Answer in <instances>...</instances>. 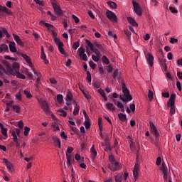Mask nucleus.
<instances>
[{"instance_id":"obj_1","label":"nucleus","mask_w":182,"mask_h":182,"mask_svg":"<svg viewBox=\"0 0 182 182\" xmlns=\"http://www.w3.org/2000/svg\"><path fill=\"white\" fill-rule=\"evenodd\" d=\"M2 63L5 65L8 73H9L10 75H12L13 76H16V77H18V79H26L25 75L21 74V73H19V71L14 72V69H12V65H11V63L6 61V60H4L2 61Z\"/></svg>"},{"instance_id":"obj_2","label":"nucleus","mask_w":182,"mask_h":182,"mask_svg":"<svg viewBox=\"0 0 182 182\" xmlns=\"http://www.w3.org/2000/svg\"><path fill=\"white\" fill-rule=\"evenodd\" d=\"M122 86L124 95H121L119 96L120 100H122V102H130L133 100V97L130 95V91H129V90L126 87V84H124V82H122Z\"/></svg>"},{"instance_id":"obj_3","label":"nucleus","mask_w":182,"mask_h":182,"mask_svg":"<svg viewBox=\"0 0 182 182\" xmlns=\"http://www.w3.org/2000/svg\"><path fill=\"white\" fill-rule=\"evenodd\" d=\"M108 168L111 171H117L119 170H121L122 166H120V164L119 162H113L108 165Z\"/></svg>"},{"instance_id":"obj_4","label":"nucleus","mask_w":182,"mask_h":182,"mask_svg":"<svg viewBox=\"0 0 182 182\" xmlns=\"http://www.w3.org/2000/svg\"><path fill=\"white\" fill-rule=\"evenodd\" d=\"M9 73H8V70H4V71H1L0 73V77L3 79L4 83H10L9 80H8L9 77H10Z\"/></svg>"},{"instance_id":"obj_5","label":"nucleus","mask_w":182,"mask_h":182,"mask_svg":"<svg viewBox=\"0 0 182 182\" xmlns=\"http://www.w3.org/2000/svg\"><path fill=\"white\" fill-rule=\"evenodd\" d=\"M132 5L134 6V11H135V14H136V15H138V16H141V15H142L141 9L140 8L139 3H137L136 1L133 0Z\"/></svg>"},{"instance_id":"obj_6","label":"nucleus","mask_w":182,"mask_h":182,"mask_svg":"<svg viewBox=\"0 0 182 182\" xmlns=\"http://www.w3.org/2000/svg\"><path fill=\"white\" fill-rule=\"evenodd\" d=\"M149 124L151 132H152L153 134L155 136L156 139H157L159 136H160V134L159 133V129H157V127H155L154 124L152 122H150Z\"/></svg>"},{"instance_id":"obj_7","label":"nucleus","mask_w":182,"mask_h":182,"mask_svg":"<svg viewBox=\"0 0 182 182\" xmlns=\"http://www.w3.org/2000/svg\"><path fill=\"white\" fill-rule=\"evenodd\" d=\"M79 56L80 58L82 59V60H85V62H87V55L85 53L86 52V50L83 47H80L79 49Z\"/></svg>"},{"instance_id":"obj_8","label":"nucleus","mask_w":182,"mask_h":182,"mask_svg":"<svg viewBox=\"0 0 182 182\" xmlns=\"http://www.w3.org/2000/svg\"><path fill=\"white\" fill-rule=\"evenodd\" d=\"M146 59L150 68H153V65H154V56H153L150 53H147L146 55Z\"/></svg>"},{"instance_id":"obj_9","label":"nucleus","mask_w":182,"mask_h":182,"mask_svg":"<svg viewBox=\"0 0 182 182\" xmlns=\"http://www.w3.org/2000/svg\"><path fill=\"white\" fill-rule=\"evenodd\" d=\"M53 8L58 16H60L61 15H63V11L60 9V7L56 4V3H53Z\"/></svg>"},{"instance_id":"obj_10","label":"nucleus","mask_w":182,"mask_h":182,"mask_svg":"<svg viewBox=\"0 0 182 182\" xmlns=\"http://www.w3.org/2000/svg\"><path fill=\"white\" fill-rule=\"evenodd\" d=\"M106 15H107V18H108V19L115 21V22L117 21V16H116V14L114 13H113V11H110L107 10L106 11Z\"/></svg>"},{"instance_id":"obj_11","label":"nucleus","mask_w":182,"mask_h":182,"mask_svg":"<svg viewBox=\"0 0 182 182\" xmlns=\"http://www.w3.org/2000/svg\"><path fill=\"white\" fill-rule=\"evenodd\" d=\"M139 165L138 164H136L134 167L133 170V176L134 177V181H137L139 179Z\"/></svg>"},{"instance_id":"obj_12","label":"nucleus","mask_w":182,"mask_h":182,"mask_svg":"<svg viewBox=\"0 0 182 182\" xmlns=\"http://www.w3.org/2000/svg\"><path fill=\"white\" fill-rule=\"evenodd\" d=\"M65 155H66L67 161H68L67 165L68 166V167H72V164L75 163V158L69 154H65Z\"/></svg>"},{"instance_id":"obj_13","label":"nucleus","mask_w":182,"mask_h":182,"mask_svg":"<svg viewBox=\"0 0 182 182\" xmlns=\"http://www.w3.org/2000/svg\"><path fill=\"white\" fill-rule=\"evenodd\" d=\"M4 163H5L9 171H10L11 173H12L14 171V165L12 164V163H11L9 161H8V159H3Z\"/></svg>"},{"instance_id":"obj_14","label":"nucleus","mask_w":182,"mask_h":182,"mask_svg":"<svg viewBox=\"0 0 182 182\" xmlns=\"http://www.w3.org/2000/svg\"><path fill=\"white\" fill-rule=\"evenodd\" d=\"M13 37L14 41H16V43L19 45V46H25V44L22 42V40L21 39V37H19V36L14 33Z\"/></svg>"},{"instance_id":"obj_15","label":"nucleus","mask_w":182,"mask_h":182,"mask_svg":"<svg viewBox=\"0 0 182 182\" xmlns=\"http://www.w3.org/2000/svg\"><path fill=\"white\" fill-rule=\"evenodd\" d=\"M9 48L10 49V52H12V53H16L17 49H16V43L14 41H10Z\"/></svg>"},{"instance_id":"obj_16","label":"nucleus","mask_w":182,"mask_h":182,"mask_svg":"<svg viewBox=\"0 0 182 182\" xmlns=\"http://www.w3.org/2000/svg\"><path fill=\"white\" fill-rule=\"evenodd\" d=\"M52 139L54 141L55 147L58 146L59 149H60V139L56 136H53Z\"/></svg>"},{"instance_id":"obj_17","label":"nucleus","mask_w":182,"mask_h":182,"mask_svg":"<svg viewBox=\"0 0 182 182\" xmlns=\"http://www.w3.org/2000/svg\"><path fill=\"white\" fill-rule=\"evenodd\" d=\"M41 107L46 114H50V111L49 110V105H48V103L43 102Z\"/></svg>"},{"instance_id":"obj_18","label":"nucleus","mask_w":182,"mask_h":182,"mask_svg":"<svg viewBox=\"0 0 182 182\" xmlns=\"http://www.w3.org/2000/svg\"><path fill=\"white\" fill-rule=\"evenodd\" d=\"M0 14H7L8 15H11V11H9L6 6L0 5Z\"/></svg>"},{"instance_id":"obj_19","label":"nucleus","mask_w":182,"mask_h":182,"mask_svg":"<svg viewBox=\"0 0 182 182\" xmlns=\"http://www.w3.org/2000/svg\"><path fill=\"white\" fill-rule=\"evenodd\" d=\"M127 20L129 23H130V25H132V26H139V24L137 23V22H136V20H134V18L132 17H127Z\"/></svg>"},{"instance_id":"obj_20","label":"nucleus","mask_w":182,"mask_h":182,"mask_svg":"<svg viewBox=\"0 0 182 182\" xmlns=\"http://www.w3.org/2000/svg\"><path fill=\"white\" fill-rule=\"evenodd\" d=\"M2 52H9V49L8 48V45L3 43L0 45V53Z\"/></svg>"},{"instance_id":"obj_21","label":"nucleus","mask_w":182,"mask_h":182,"mask_svg":"<svg viewBox=\"0 0 182 182\" xmlns=\"http://www.w3.org/2000/svg\"><path fill=\"white\" fill-rule=\"evenodd\" d=\"M11 136H13V140L14 143L16 144V148L19 147L21 146V144L18 142V136L15 134V132H11Z\"/></svg>"},{"instance_id":"obj_22","label":"nucleus","mask_w":182,"mask_h":182,"mask_svg":"<svg viewBox=\"0 0 182 182\" xmlns=\"http://www.w3.org/2000/svg\"><path fill=\"white\" fill-rule=\"evenodd\" d=\"M53 38L57 46H59L60 43H63V42L60 41V40L58 38V37L56 36V33L55 32H53Z\"/></svg>"},{"instance_id":"obj_23","label":"nucleus","mask_w":182,"mask_h":182,"mask_svg":"<svg viewBox=\"0 0 182 182\" xmlns=\"http://www.w3.org/2000/svg\"><path fill=\"white\" fill-rule=\"evenodd\" d=\"M65 100L66 102H72V100H73V95H72V92L69 90L66 95Z\"/></svg>"},{"instance_id":"obj_24","label":"nucleus","mask_w":182,"mask_h":182,"mask_svg":"<svg viewBox=\"0 0 182 182\" xmlns=\"http://www.w3.org/2000/svg\"><path fill=\"white\" fill-rule=\"evenodd\" d=\"M91 156L92 159H96V156H97V151H96V149H95V145H92L90 149Z\"/></svg>"},{"instance_id":"obj_25","label":"nucleus","mask_w":182,"mask_h":182,"mask_svg":"<svg viewBox=\"0 0 182 182\" xmlns=\"http://www.w3.org/2000/svg\"><path fill=\"white\" fill-rule=\"evenodd\" d=\"M106 107L108 109V110H110L111 112H115L116 108L114 107V105L113 104L108 102L106 104Z\"/></svg>"},{"instance_id":"obj_26","label":"nucleus","mask_w":182,"mask_h":182,"mask_svg":"<svg viewBox=\"0 0 182 182\" xmlns=\"http://www.w3.org/2000/svg\"><path fill=\"white\" fill-rule=\"evenodd\" d=\"M14 72H19V63H13L12 68Z\"/></svg>"},{"instance_id":"obj_27","label":"nucleus","mask_w":182,"mask_h":182,"mask_svg":"<svg viewBox=\"0 0 182 182\" xmlns=\"http://www.w3.org/2000/svg\"><path fill=\"white\" fill-rule=\"evenodd\" d=\"M107 5L110 6L112 9H117V4L114 1H109L107 2Z\"/></svg>"},{"instance_id":"obj_28","label":"nucleus","mask_w":182,"mask_h":182,"mask_svg":"<svg viewBox=\"0 0 182 182\" xmlns=\"http://www.w3.org/2000/svg\"><path fill=\"white\" fill-rule=\"evenodd\" d=\"M85 42L87 43L86 48H87V49H90V50H93V49L95 48V46H93V43H91L90 41L86 39Z\"/></svg>"},{"instance_id":"obj_29","label":"nucleus","mask_w":182,"mask_h":182,"mask_svg":"<svg viewBox=\"0 0 182 182\" xmlns=\"http://www.w3.org/2000/svg\"><path fill=\"white\" fill-rule=\"evenodd\" d=\"M118 117H119V120L123 122H126V120H127V117L126 116V114H124L123 113H119L118 114Z\"/></svg>"},{"instance_id":"obj_30","label":"nucleus","mask_w":182,"mask_h":182,"mask_svg":"<svg viewBox=\"0 0 182 182\" xmlns=\"http://www.w3.org/2000/svg\"><path fill=\"white\" fill-rule=\"evenodd\" d=\"M95 46H96L97 49H99V50H100L103 53L104 52H106V50L105 49V47L103 46V45L95 43Z\"/></svg>"},{"instance_id":"obj_31","label":"nucleus","mask_w":182,"mask_h":182,"mask_svg":"<svg viewBox=\"0 0 182 182\" xmlns=\"http://www.w3.org/2000/svg\"><path fill=\"white\" fill-rule=\"evenodd\" d=\"M117 107L119 109V111L122 112V113H124V105L122 104L120 102H117Z\"/></svg>"},{"instance_id":"obj_32","label":"nucleus","mask_w":182,"mask_h":182,"mask_svg":"<svg viewBox=\"0 0 182 182\" xmlns=\"http://www.w3.org/2000/svg\"><path fill=\"white\" fill-rule=\"evenodd\" d=\"M105 145L108 146V150H112V146H110V139H109V137L105 138Z\"/></svg>"},{"instance_id":"obj_33","label":"nucleus","mask_w":182,"mask_h":182,"mask_svg":"<svg viewBox=\"0 0 182 182\" xmlns=\"http://www.w3.org/2000/svg\"><path fill=\"white\" fill-rule=\"evenodd\" d=\"M163 174H167L168 173V170L167 169V166H166V164H162V167L161 168Z\"/></svg>"},{"instance_id":"obj_34","label":"nucleus","mask_w":182,"mask_h":182,"mask_svg":"<svg viewBox=\"0 0 182 182\" xmlns=\"http://www.w3.org/2000/svg\"><path fill=\"white\" fill-rule=\"evenodd\" d=\"M58 47V50L62 53V55H65V49L63 48V43H60Z\"/></svg>"},{"instance_id":"obj_35","label":"nucleus","mask_w":182,"mask_h":182,"mask_svg":"<svg viewBox=\"0 0 182 182\" xmlns=\"http://www.w3.org/2000/svg\"><path fill=\"white\" fill-rule=\"evenodd\" d=\"M80 109V107H79L77 105V104H76V107H75L74 108V111H73V114L74 116H77V114H79V110Z\"/></svg>"},{"instance_id":"obj_36","label":"nucleus","mask_w":182,"mask_h":182,"mask_svg":"<svg viewBox=\"0 0 182 182\" xmlns=\"http://www.w3.org/2000/svg\"><path fill=\"white\" fill-rule=\"evenodd\" d=\"M21 55L22 58H23L26 60V62H27L28 63H31V58H29L28 55L23 53H21Z\"/></svg>"},{"instance_id":"obj_37","label":"nucleus","mask_w":182,"mask_h":182,"mask_svg":"<svg viewBox=\"0 0 182 182\" xmlns=\"http://www.w3.org/2000/svg\"><path fill=\"white\" fill-rule=\"evenodd\" d=\"M1 133H2L3 136H4V137H7V136H8V134H7L8 129H5L4 127V125H2V127H1Z\"/></svg>"},{"instance_id":"obj_38","label":"nucleus","mask_w":182,"mask_h":182,"mask_svg":"<svg viewBox=\"0 0 182 182\" xmlns=\"http://www.w3.org/2000/svg\"><path fill=\"white\" fill-rule=\"evenodd\" d=\"M102 62L105 63V65H109L110 63V61L109 60V58L106 55H103L102 58Z\"/></svg>"},{"instance_id":"obj_39","label":"nucleus","mask_w":182,"mask_h":182,"mask_svg":"<svg viewBox=\"0 0 182 182\" xmlns=\"http://www.w3.org/2000/svg\"><path fill=\"white\" fill-rule=\"evenodd\" d=\"M57 102L58 103H63V95L59 94L57 95Z\"/></svg>"},{"instance_id":"obj_40","label":"nucleus","mask_w":182,"mask_h":182,"mask_svg":"<svg viewBox=\"0 0 182 182\" xmlns=\"http://www.w3.org/2000/svg\"><path fill=\"white\" fill-rule=\"evenodd\" d=\"M87 83H90L92 82V75L90 74V72H87Z\"/></svg>"},{"instance_id":"obj_41","label":"nucleus","mask_w":182,"mask_h":182,"mask_svg":"<svg viewBox=\"0 0 182 182\" xmlns=\"http://www.w3.org/2000/svg\"><path fill=\"white\" fill-rule=\"evenodd\" d=\"M15 133L16 136H17L18 137H20L21 136V129H18V128H16L14 129V131H12L11 133Z\"/></svg>"},{"instance_id":"obj_42","label":"nucleus","mask_w":182,"mask_h":182,"mask_svg":"<svg viewBox=\"0 0 182 182\" xmlns=\"http://www.w3.org/2000/svg\"><path fill=\"white\" fill-rule=\"evenodd\" d=\"M1 32L6 36V38H11V35H9V33H8V30H6V28H3Z\"/></svg>"},{"instance_id":"obj_43","label":"nucleus","mask_w":182,"mask_h":182,"mask_svg":"<svg viewBox=\"0 0 182 182\" xmlns=\"http://www.w3.org/2000/svg\"><path fill=\"white\" fill-rule=\"evenodd\" d=\"M40 23H43L46 28H48V29H50V28H53V25L48 23H45L43 21H40Z\"/></svg>"},{"instance_id":"obj_44","label":"nucleus","mask_w":182,"mask_h":182,"mask_svg":"<svg viewBox=\"0 0 182 182\" xmlns=\"http://www.w3.org/2000/svg\"><path fill=\"white\" fill-rule=\"evenodd\" d=\"M23 93L28 99H31V97H32V94H31V92L29 91L25 90L23 91Z\"/></svg>"},{"instance_id":"obj_45","label":"nucleus","mask_w":182,"mask_h":182,"mask_svg":"<svg viewBox=\"0 0 182 182\" xmlns=\"http://www.w3.org/2000/svg\"><path fill=\"white\" fill-rule=\"evenodd\" d=\"M13 109L16 112V113H20L21 112V107L18 105H14Z\"/></svg>"},{"instance_id":"obj_46","label":"nucleus","mask_w":182,"mask_h":182,"mask_svg":"<svg viewBox=\"0 0 182 182\" xmlns=\"http://www.w3.org/2000/svg\"><path fill=\"white\" fill-rule=\"evenodd\" d=\"M58 112L59 113H61L60 114V116H62L63 117H66V116H68V114L63 109H59Z\"/></svg>"},{"instance_id":"obj_47","label":"nucleus","mask_w":182,"mask_h":182,"mask_svg":"<svg viewBox=\"0 0 182 182\" xmlns=\"http://www.w3.org/2000/svg\"><path fill=\"white\" fill-rule=\"evenodd\" d=\"M148 97L150 101L153 100L154 99L153 91H151V90H149Z\"/></svg>"},{"instance_id":"obj_48","label":"nucleus","mask_w":182,"mask_h":182,"mask_svg":"<svg viewBox=\"0 0 182 182\" xmlns=\"http://www.w3.org/2000/svg\"><path fill=\"white\" fill-rule=\"evenodd\" d=\"M84 126H85V129L87 130L90 129V121H85Z\"/></svg>"},{"instance_id":"obj_49","label":"nucleus","mask_w":182,"mask_h":182,"mask_svg":"<svg viewBox=\"0 0 182 182\" xmlns=\"http://www.w3.org/2000/svg\"><path fill=\"white\" fill-rule=\"evenodd\" d=\"M29 132H31V128L28 127H26L24 128V132H23V134L24 136H28Z\"/></svg>"},{"instance_id":"obj_50","label":"nucleus","mask_w":182,"mask_h":182,"mask_svg":"<svg viewBox=\"0 0 182 182\" xmlns=\"http://www.w3.org/2000/svg\"><path fill=\"white\" fill-rule=\"evenodd\" d=\"M79 46H80V43L79 41L75 42L73 45V48L75 50L77 49V48H79Z\"/></svg>"},{"instance_id":"obj_51","label":"nucleus","mask_w":182,"mask_h":182,"mask_svg":"<svg viewBox=\"0 0 182 182\" xmlns=\"http://www.w3.org/2000/svg\"><path fill=\"white\" fill-rule=\"evenodd\" d=\"M109 161L111 163H116V159L114 158V156L113 155H109Z\"/></svg>"},{"instance_id":"obj_52","label":"nucleus","mask_w":182,"mask_h":182,"mask_svg":"<svg viewBox=\"0 0 182 182\" xmlns=\"http://www.w3.org/2000/svg\"><path fill=\"white\" fill-rule=\"evenodd\" d=\"M114 79H119V70H116L113 73Z\"/></svg>"},{"instance_id":"obj_53","label":"nucleus","mask_w":182,"mask_h":182,"mask_svg":"<svg viewBox=\"0 0 182 182\" xmlns=\"http://www.w3.org/2000/svg\"><path fill=\"white\" fill-rule=\"evenodd\" d=\"M170 114L171 116H173V114H176V107H171Z\"/></svg>"},{"instance_id":"obj_54","label":"nucleus","mask_w":182,"mask_h":182,"mask_svg":"<svg viewBox=\"0 0 182 182\" xmlns=\"http://www.w3.org/2000/svg\"><path fill=\"white\" fill-rule=\"evenodd\" d=\"M34 2H36V4H38V5H41V6H43V5H45L44 1L34 0Z\"/></svg>"},{"instance_id":"obj_55","label":"nucleus","mask_w":182,"mask_h":182,"mask_svg":"<svg viewBox=\"0 0 182 182\" xmlns=\"http://www.w3.org/2000/svg\"><path fill=\"white\" fill-rule=\"evenodd\" d=\"M72 18L75 21V23H79V22H80L79 18H77V16H76L75 14L72 16Z\"/></svg>"},{"instance_id":"obj_56","label":"nucleus","mask_w":182,"mask_h":182,"mask_svg":"<svg viewBox=\"0 0 182 182\" xmlns=\"http://www.w3.org/2000/svg\"><path fill=\"white\" fill-rule=\"evenodd\" d=\"M122 175H117L116 176H115V181L116 182H122Z\"/></svg>"},{"instance_id":"obj_57","label":"nucleus","mask_w":182,"mask_h":182,"mask_svg":"<svg viewBox=\"0 0 182 182\" xmlns=\"http://www.w3.org/2000/svg\"><path fill=\"white\" fill-rule=\"evenodd\" d=\"M175 101H172L171 100H169L167 102L168 107H171L174 106Z\"/></svg>"},{"instance_id":"obj_58","label":"nucleus","mask_w":182,"mask_h":182,"mask_svg":"<svg viewBox=\"0 0 182 182\" xmlns=\"http://www.w3.org/2000/svg\"><path fill=\"white\" fill-rule=\"evenodd\" d=\"M73 151V147L72 146H68L66 151V154H70Z\"/></svg>"},{"instance_id":"obj_59","label":"nucleus","mask_w":182,"mask_h":182,"mask_svg":"<svg viewBox=\"0 0 182 182\" xmlns=\"http://www.w3.org/2000/svg\"><path fill=\"white\" fill-rule=\"evenodd\" d=\"M19 129H23V121L20 120L18 123H17Z\"/></svg>"},{"instance_id":"obj_60","label":"nucleus","mask_w":182,"mask_h":182,"mask_svg":"<svg viewBox=\"0 0 182 182\" xmlns=\"http://www.w3.org/2000/svg\"><path fill=\"white\" fill-rule=\"evenodd\" d=\"M89 65H90L93 70H95V69L96 68V64H95V63H94L93 61H90Z\"/></svg>"},{"instance_id":"obj_61","label":"nucleus","mask_w":182,"mask_h":182,"mask_svg":"<svg viewBox=\"0 0 182 182\" xmlns=\"http://www.w3.org/2000/svg\"><path fill=\"white\" fill-rule=\"evenodd\" d=\"M156 166H160V164H161V157L159 156L156 159Z\"/></svg>"},{"instance_id":"obj_62","label":"nucleus","mask_w":182,"mask_h":182,"mask_svg":"<svg viewBox=\"0 0 182 182\" xmlns=\"http://www.w3.org/2000/svg\"><path fill=\"white\" fill-rule=\"evenodd\" d=\"M98 93H100V95H101V96L102 97L106 95V93L105 92V90H103L102 89L98 90Z\"/></svg>"},{"instance_id":"obj_63","label":"nucleus","mask_w":182,"mask_h":182,"mask_svg":"<svg viewBox=\"0 0 182 182\" xmlns=\"http://www.w3.org/2000/svg\"><path fill=\"white\" fill-rule=\"evenodd\" d=\"M169 11L172 12V14H177L178 11L177 9H175L173 6L169 7Z\"/></svg>"},{"instance_id":"obj_64","label":"nucleus","mask_w":182,"mask_h":182,"mask_svg":"<svg viewBox=\"0 0 182 182\" xmlns=\"http://www.w3.org/2000/svg\"><path fill=\"white\" fill-rule=\"evenodd\" d=\"M92 60H94V62H97L98 60H100V58L95 55H92Z\"/></svg>"}]
</instances>
